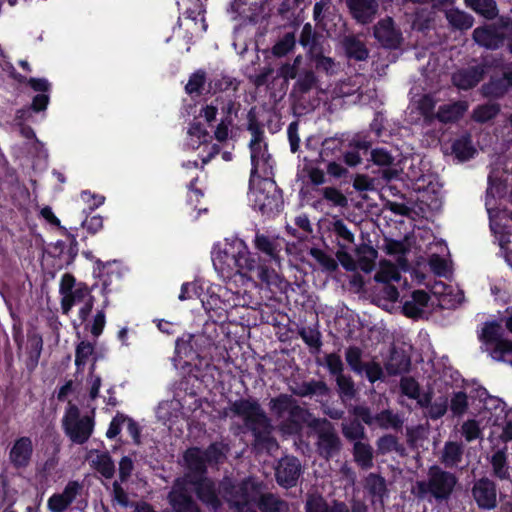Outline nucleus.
I'll return each mask as SVG.
<instances>
[{
	"label": "nucleus",
	"instance_id": "f257e3e1",
	"mask_svg": "<svg viewBox=\"0 0 512 512\" xmlns=\"http://www.w3.org/2000/svg\"><path fill=\"white\" fill-rule=\"evenodd\" d=\"M213 266L224 280L233 276H243L244 272H250L257 268V276L267 286L279 287L282 279L280 275L266 265L256 266V259L243 240H233L225 243L222 249L213 252Z\"/></svg>",
	"mask_w": 512,
	"mask_h": 512
},
{
	"label": "nucleus",
	"instance_id": "f03ea898",
	"mask_svg": "<svg viewBox=\"0 0 512 512\" xmlns=\"http://www.w3.org/2000/svg\"><path fill=\"white\" fill-rule=\"evenodd\" d=\"M231 411L243 419L245 427L254 437V445L270 450L277 447L272 436L273 426L257 400L238 399L231 404Z\"/></svg>",
	"mask_w": 512,
	"mask_h": 512
},
{
	"label": "nucleus",
	"instance_id": "7ed1b4c3",
	"mask_svg": "<svg viewBox=\"0 0 512 512\" xmlns=\"http://www.w3.org/2000/svg\"><path fill=\"white\" fill-rule=\"evenodd\" d=\"M263 490V482L252 476L238 483L227 478L220 482L222 497L235 512H257Z\"/></svg>",
	"mask_w": 512,
	"mask_h": 512
},
{
	"label": "nucleus",
	"instance_id": "20e7f679",
	"mask_svg": "<svg viewBox=\"0 0 512 512\" xmlns=\"http://www.w3.org/2000/svg\"><path fill=\"white\" fill-rule=\"evenodd\" d=\"M249 197L254 209L266 216L275 215L283 205L281 192L268 176L256 177L253 184L249 181Z\"/></svg>",
	"mask_w": 512,
	"mask_h": 512
},
{
	"label": "nucleus",
	"instance_id": "39448f33",
	"mask_svg": "<svg viewBox=\"0 0 512 512\" xmlns=\"http://www.w3.org/2000/svg\"><path fill=\"white\" fill-rule=\"evenodd\" d=\"M458 483L454 473L443 470L438 465H432L428 469V480L417 481L416 488L419 497L430 494L436 501H447Z\"/></svg>",
	"mask_w": 512,
	"mask_h": 512
},
{
	"label": "nucleus",
	"instance_id": "423d86ee",
	"mask_svg": "<svg viewBox=\"0 0 512 512\" xmlns=\"http://www.w3.org/2000/svg\"><path fill=\"white\" fill-rule=\"evenodd\" d=\"M309 427L317 436L316 451L321 458L330 460L337 456L342 448V442L334 425L326 418H314Z\"/></svg>",
	"mask_w": 512,
	"mask_h": 512
},
{
	"label": "nucleus",
	"instance_id": "0eeeda50",
	"mask_svg": "<svg viewBox=\"0 0 512 512\" xmlns=\"http://www.w3.org/2000/svg\"><path fill=\"white\" fill-rule=\"evenodd\" d=\"M59 293L64 314H68L74 305H80L91 296L89 287L85 283H77L75 277L69 273L61 277Z\"/></svg>",
	"mask_w": 512,
	"mask_h": 512
},
{
	"label": "nucleus",
	"instance_id": "6e6552de",
	"mask_svg": "<svg viewBox=\"0 0 512 512\" xmlns=\"http://www.w3.org/2000/svg\"><path fill=\"white\" fill-rule=\"evenodd\" d=\"M187 480V487L192 489L197 499L205 506L211 508L213 511H218L222 507V501L219 497L221 493L213 479L207 475L199 477H183Z\"/></svg>",
	"mask_w": 512,
	"mask_h": 512
},
{
	"label": "nucleus",
	"instance_id": "1a4fd4ad",
	"mask_svg": "<svg viewBox=\"0 0 512 512\" xmlns=\"http://www.w3.org/2000/svg\"><path fill=\"white\" fill-rule=\"evenodd\" d=\"M170 511L166 512H201L193 498L192 489L187 487V480L177 478L167 495Z\"/></svg>",
	"mask_w": 512,
	"mask_h": 512
},
{
	"label": "nucleus",
	"instance_id": "9d476101",
	"mask_svg": "<svg viewBox=\"0 0 512 512\" xmlns=\"http://www.w3.org/2000/svg\"><path fill=\"white\" fill-rule=\"evenodd\" d=\"M271 409L279 416L288 414L289 423L296 429H300L302 424L307 421L309 412L301 407L297 401L287 394H281L271 400Z\"/></svg>",
	"mask_w": 512,
	"mask_h": 512
},
{
	"label": "nucleus",
	"instance_id": "9b49d317",
	"mask_svg": "<svg viewBox=\"0 0 512 512\" xmlns=\"http://www.w3.org/2000/svg\"><path fill=\"white\" fill-rule=\"evenodd\" d=\"M478 338L487 346H492L493 352H512V341L504 337L503 327L497 321L484 322Z\"/></svg>",
	"mask_w": 512,
	"mask_h": 512
},
{
	"label": "nucleus",
	"instance_id": "f8f14e48",
	"mask_svg": "<svg viewBox=\"0 0 512 512\" xmlns=\"http://www.w3.org/2000/svg\"><path fill=\"white\" fill-rule=\"evenodd\" d=\"M301 475V463L294 456H285L278 461L275 468L277 483L286 489L295 487Z\"/></svg>",
	"mask_w": 512,
	"mask_h": 512
},
{
	"label": "nucleus",
	"instance_id": "ddd939ff",
	"mask_svg": "<svg viewBox=\"0 0 512 512\" xmlns=\"http://www.w3.org/2000/svg\"><path fill=\"white\" fill-rule=\"evenodd\" d=\"M472 496L480 509L491 510L497 505V487L494 481L482 477L474 482Z\"/></svg>",
	"mask_w": 512,
	"mask_h": 512
},
{
	"label": "nucleus",
	"instance_id": "4468645a",
	"mask_svg": "<svg viewBox=\"0 0 512 512\" xmlns=\"http://www.w3.org/2000/svg\"><path fill=\"white\" fill-rule=\"evenodd\" d=\"M251 152V184L256 182V177H259V172H262L265 177L271 174L272 165L270 164L271 155L268 153L267 144L262 142L249 143Z\"/></svg>",
	"mask_w": 512,
	"mask_h": 512
},
{
	"label": "nucleus",
	"instance_id": "2eb2a0df",
	"mask_svg": "<svg viewBox=\"0 0 512 512\" xmlns=\"http://www.w3.org/2000/svg\"><path fill=\"white\" fill-rule=\"evenodd\" d=\"M374 36L385 48L397 49L403 40L402 33L395 27L391 17L380 20L374 27Z\"/></svg>",
	"mask_w": 512,
	"mask_h": 512
},
{
	"label": "nucleus",
	"instance_id": "dca6fc26",
	"mask_svg": "<svg viewBox=\"0 0 512 512\" xmlns=\"http://www.w3.org/2000/svg\"><path fill=\"white\" fill-rule=\"evenodd\" d=\"M33 456V442L28 436L17 438L11 446L8 458L11 465L17 469H25L29 466Z\"/></svg>",
	"mask_w": 512,
	"mask_h": 512
},
{
	"label": "nucleus",
	"instance_id": "f3484780",
	"mask_svg": "<svg viewBox=\"0 0 512 512\" xmlns=\"http://www.w3.org/2000/svg\"><path fill=\"white\" fill-rule=\"evenodd\" d=\"M352 17L360 24L371 23L379 8L377 0H345Z\"/></svg>",
	"mask_w": 512,
	"mask_h": 512
},
{
	"label": "nucleus",
	"instance_id": "a211bd4d",
	"mask_svg": "<svg viewBox=\"0 0 512 512\" xmlns=\"http://www.w3.org/2000/svg\"><path fill=\"white\" fill-rule=\"evenodd\" d=\"M253 245L259 253L266 255L271 261L280 263L282 245L279 237L271 236L257 230L253 240Z\"/></svg>",
	"mask_w": 512,
	"mask_h": 512
},
{
	"label": "nucleus",
	"instance_id": "6ab92c4d",
	"mask_svg": "<svg viewBox=\"0 0 512 512\" xmlns=\"http://www.w3.org/2000/svg\"><path fill=\"white\" fill-rule=\"evenodd\" d=\"M474 41L487 49H497L504 41V35L495 25L477 27L473 31Z\"/></svg>",
	"mask_w": 512,
	"mask_h": 512
},
{
	"label": "nucleus",
	"instance_id": "aec40b11",
	"mask_svg": "<svg viewBox=\"0 0 512 512\" xmlns=\"http://www.w3.org/2000/svg\"><path fill=\"white\" fill-rule=\"evenodd\" d=\"M94 425V418L85 415L81 418L80 421L73 423L69 427H66L64 432L73 443L82 445L86 443L91 437L94 431Z\"/></svg>",
	"mask_w": 512,
	"mask_h": 512
},
{
	"label": "nucleus",
	"instance_id": "412c9836",
	"mask_svg": "<svg viewBox=\"0 0 512 512\" xmlns=\"http://www.w3.org/2000/svg\"><path fill=\"white\" fill-rule=\"evenodd\" d=\"M512 88V64L509 65L501 77L492 78L482 86L486 97L500 98Z\"/></svg>",
	"mask_w": 512,
	"mask_h": 512
},
{
	"label": "nucleus",
	"instance_id": "4be33fe9",
	"mask_svg": "<svg viewBox=\"0 0 512 512\" xmlns=\"http://www.w3.org/2000/svg\"><path fill=\"white\" fill-rule=\"evenodd\" d=\"M305 512H350L345 502L333 500L329 505L320 494H308L305 502Z\"/></svg>",
	"mask_w": 512,
	"mask_h": 512
},
{
	"label": "nucleus",
	"instance_id": "5701e85b",
	"mask_svg": "<svg viewBox=\"0 0 512 512\" xmlns=\"http://www.w3.org/2000/svg\"><path fill=\"white\" fill-rule=\"evenodd\" d=\"M346 360L358 372H364L366 378L370 383H375L384 377L383 369L379 363L376 362H362V354H345Z\"/></svg>",
	"mask_w": 512,
	"mask_h": 512
},
{
	"label": "nucleus",
	"instance_id": "b1692460",
	"mask_svg": "<svg viewBox=\"0 0 512 512\" xmlns=\"http://www.w3.org/2000/svg\"><path fill=\"white\" fill-rule=\"evenodd\" d=\"M429 300L430 296L426 291L416 290L412 293L410 299L403 302V313L410 318L422 317Z\"/></svg>",
	"mask_w": 512,
	"mask_h": 512
},
{
	"label": "nucleus",
	"instance_id": "393cba45",
	"mask_svg": "<svg viewBox=\"0 0 512 512\" xmlns=\"http://www.w3.org/2000/svg\"><path fill=\"white\" fill-rule=\"evenodd\" d=\"M483 69L481 67H470L455 72L452 81L456 87L468 90L476 86L483 78Z\"/></svg>",
	"mask_w": 512,
	"mask_h": 512
},
{
	"label": "nucleus",
	"instance_id": "a878e982",
	"mask_svg": "<svg viewBox=\"0 0 512 512\" xmlns=\"http://www.w3.org/2000/svg\"><path fill=\"white\" fill-rule=\"evenodd\" d=\"M364 488L372 497V503L379 501L382 505L384 498L388 495L386 480L376 473H369L364 481Z\"/></svg>",
	"mask_w": 512,
	"mask_h": 512
},
{
	"label": "nucleus",
	"instance_id": "bb28decb",
	"mask_svg": "<svg viewBox=\"0 0 512 512\" xmlns=\"http://www.w3.org/2000/svg\"><path fill=\"white\" fill-rule=\"evenodd\" d=\"M184 459L191 474L186 477H199L207 474L208 462L203 456L200 448L194 447L188 449L184 454Z\"/></svg>",
	"mask_w": 512,
	"mask_h": 512
},
{
	"label": "nucleus",
	"instance_id": "cd10ccee",
	"mask_svg": "<svg viewBox=\"0 0 512 512\" xmlns=\"http://www.w3.org/2000/svg\"><path fill=\"white\" fill-rule=\"evenodd\" d=\"M384 251L395 258L396 263L401 270L406 271L409 268L408 260L406 258V255L409 252V247L406 242L385 240Z\"/></svg>",
	"mask_w": 512,
	"mask_h": 512
},
{
	"label": "nucleus",
	"instance_id": "c85d7f7f",
	"mask_svg": "<svg viewBox=\"0 0 512 512\" xmlns=\"http://www.w3.org/2000/svg\"><path fill=\"white\" fill-rule=\"evenodd\" d=\"M464 453V447L461 443L455 441H447L444 445L441 463L446 468H453L457 466L461 461Z\"/></svg>",
	"mask_w": 512,
	"mask_h": 512
},
{
	"label": "nucleus",
	"instance_id": "c756f323",
	"mask_svg": "<svg viewBox=\"0 0 512 512\" xmlns=\"http://www.w3.org/2000/svg\"><path fill=\"white\" fill-rule=\"evenodd\" d=\"M257 508L261 512H290L289 503L273 493H263Z\"/></svg>",
	"mask_w": 512,
	"mask_h": 512
},
{
	"label": "nucleus",
	"instance_id": "7c9ffc66",
	"mask_svg": "<svg viewBox=\"0 0 512 512\" xmlns=\"http://www.w3.org/2000/svg\"><path fill=\"white\" fill-rule=\"evenodd\" d=\"M318 85V78L313 70L306 69L299 73L296 82L293 85L292 93L297 96H303Z\"/></svg>",
	"mask_w": 512,
	"mask_h": 512
},
{
	"label": "nucleus",
	"instance_id": "2f4dec72",
	"mask_svg": "<svg viewBox=\"0 0 512 512\" xmlns=\"http://www.w3.org/2000/svg\"><path fill=\"white\" fill-rule=\"evenodd\" d=\"M467 110V104L463 101L446 104L439 107L436 118L443 123L454 122L458 120Z\"/></svg>",
	"mask_w": 512,
	"mask_h": 512
},
{
	"label": "nucleus",
	"instance_id": "473e14b6",
	"mask_svg": "<svg viewBox=\"0 0 512 512\" xmlns=\"http://www.w3.org/2000/svg\"><path fill=\"white\" fill-rule=\"evenodd\" d=\"M357 267L365 273H370L375 267L378 252L370 245L363 244L356 250Z\"/></svg>",
	"mask_w": 512,
	"mask_h": 512
},
{
	"label": "nucleus",
	"instance_id": "72a5a7b5",
	"mask_svg": "<svg viewBox=\"0 0 512 512\" xmlns=\"http://www.w3.org/2000/svg\"><path fill=\"white\" fill-rule=\"evenodd\" d=\"M412 354H389L385 363L386 371L389 375H399L409 370Z\"/></svg>",
	"mask_w": 512,
	"mask_h": 512
},
{
	"label": "nucleus",
	"instance_id": "f704fd0d",
	"mask_svg": "<svg viewBox=\"0 0 512 512\" xmlns=\"http://www.w3.org/2000/svg\"><path fill=\"white\" fill-rule=\"evenodd\" d=\"M308 58L314 63L318 71H323L327 75H334L339 69V63L333 58L327 57L323 54V49L312 50V54Z\"/></svg>",
	"mask_w": 512,
	"mask_h": 512
},
{
	"label": "nucleus",
	"instance_id": "c9c22d12",
	"mask_svg": "<svg viewBox=\"0 0 512 512\" xmlns=\"http://www.w3.org/2000/svg\"><path fill=\"white\" fill-rule=\"evenodd\" d=\"M445 17L450 26L458 30L470 29L474 22L471 15L455 8L447 9L445 11Z\"/></svg>",
	"mask_w": 512,
	"mask_h": 512
},
{
	"label": "nucleus",
	"instance_id": "e433bc0d",
	"mask_svg": "<svg viewBox=\"0 0 512 512\" xmlns=\"http://www.w3.org/2000/svg\"><path fill=\"white\" fill-rule=\"evenodd\" d=\"M354 461L362 468L368 469L373 466V449L370 444L356 441L353 445Z\"/></svg>",
	"mask_w": 512,
	"mask_h": 512
},
{
	"label": "nucleus",
	"instance_id": "4c0bfd02",
	"mask_svg": "<svg viewBox=\"0 0 512 512\" xmlns=\"http://www.w3.org/2000/svg\"><path fill=\"white\" fill-rule=\"evenodd\" d=\"M345 52L349 58L363 61L368 58L369 52L365 44L354 36L346 37L343 41Z\"/></svg>",
	"mask_w": 512,
	"mask_h": 512
},
{
	"label": "nucleus",
	"instance_id": "58836bf2",
	"mask_svg": "<svg viewBox=\"0 0 512 512\" xmlns=\"http://www.w3.org/2000/svg\"><path fill=\"white\" fill-rule=\"evenodd\" d=\"M398 265H394L389 261H380L379 270L375 274L374 279L377 282L389 284L400 280V272Z\"/></svg>",
	"mask_w": 512,
	"mask_h": 512
},
{
	"label": "nucleus",
	"instance_id": "ea45409f",
	"mask_svg": "<svg viewBox=\"0 0 512 512\" xmlns=\"http://www.w3.org/2000/svg\"><path fill=\"white\" fill-rule=\"evenodd\" d=\"M343 141L337 137L326 138L322 142L319 157L321 161H330L339 158L342 154Z\"/></svg>",
	"mask_w": 512,
	"mask_h": 512
},
{
	"label": "nucleus",
	"instance_id": "a19ab883",
	"mask_svg": "<svg viewBox=\"0 0 512 512\" xmlns=\"http://www.w3.org/2000/svg\"><path fill=\"white\" fill-rule=\"evenodd\" d=\"M229 447L223 442H213L207 448L202 450L203 456L209 465L223 463L226 459V453Z\"/></svg>",
	"mask_w": 512,
	"mask_h": 512
},
{
	"label": "nucleus",
	"instance_id": "79ce46f5",
	"mask_svg": "<svg viewBox=\"0 0 512 512\" xmlns=\"http://www.w3.org/2000/svg\"><path fill=\"white\" fill-rule=\"evenodd\" d=\"M330 231L339 239V245L343 248L354 242V235L342 219H334L330 223Z\"/></svg>",
	"mask_w": 512,
	"mask_h": 512
},
{
	"label": "nucleus",
	"instance_id": "37998d69",
	"mask_svg": "<svg viewBox=\"0 0 512 512\" xmlns=\"http://www.w3.org/2000/svg\"><path fill=\"white\" fill-rule=\"evenodd\" d=\"M378 452L382 455L388 454L392 451L400 455L404 454L405 448L399 443L398 438L392 434H385L378 438L376 442Z\"/></svg>",
	"mask_w": 512,
	"mask_h": 512
},
{
	"label": "nucleus",
	"instance_id": "c03bdc74",
	"mask_svg": "<svg viewBox=\"0 0 512 512\" xmlns=\"http://www.w3.org/2000/svg\"><path fill=\"white\" fill-rule=\"evenodd\" d=\"M468 7L487 19L497 16L498 10L494 0H465Z\"/></svg>",
	"mask_w": 512,
	"mask_h": 512
},
{
	"label": "nucleus",
	"instance_id": "a18cd8bd",
	"mask_svg": "<svg viewBox=\"0 0 512 512\" xmlns=\"http://www.w3.org/2000/svg\"><path fill=\"white\" fill-rule=\"evenodd\" d=\"M319 35L314 32L312 25L310 23H306L300 33L299 43L304 48H307V55L312 54V50H319L322 47L318 43Z\"/></svg>",
	"mask_w": 512,
	"mask_h": 512
},
{
	"label": "nucleus",
	"instance_id": "49530a36",
	"mask_svg": "<svg viewBox=\"0 0 512 512\" xmlns=\"http://www.w3.org/2000/svg\"><path fill=\"white\" fill-rule=\"evenodd\" d=\"M452 151L460 160L470 159L475 153L471 137L469 135H463L456 139L452 144Z\"/></svg>",
	"mask_w": 512,
	"mask_h": 512
},
{
	"label": "nucleus",
	"instance_id": "de8ad7c7",
	"mask_svg": "<svg viewBox=\"0 0 512 512\" xmlns=\"http://www.w3.org/2000/svg\"><path fill=\"white\" fill-rule=\"evenodd\" d=\"M93 463L96 471L100 473L104 478L111 479L114 477L115 464L108 452H103L97 455Z\"/></svg>",
	"mask_w": 512,
	"mask_h": 512
},
{
	"label": "nucleus",
	"instance_id": "09e8293b",
	"mask_svg": "<svg viewBox=\"0 0 512 512\" xmlns=\"http://www.w3.org/2000/svg\"><path fill=\"white\" fill-rule=\"evenodd\" d=\"M375 422L382 429L393 428L398 430L402 427L403 421L391 410L385 409L375 415Z\"/></svg>",
	"mask_w": 512,
	"mask_h": 512
},
{
	"label": "nucleus",
	"instance_id": "8fccbe9b",
	"mask_svg": "<svg viewBox=\"0 0 512 512\" xmlns=\"http://www.w3.org/2000/svg\"><path fill=\"white\" fill-rule=\"evenodd\" d=\"M499 112V104L487 103L476 107L473 111L472 117L476 122L484 123L493 119Z\"/></svg>",
	"mask_w": 512,
	"mask_h": 512
},
{
	"label": "nucleus",
	"instance_id": "3c124183",
	"mask_svg": "<svg viewBox=\"0 0 512 512\" xmlns=\"http://www.w3.org/2000/svg\"><path fill=\"white\" fill-rule=\"evenodd\" d=\"M319 192L322 199L332 207H345L348 203L346 196L334 187H324Z\"/></svg>",
	"mask_w": 512,
	"mask_h": 512
},
{
	"label": "nucleus",
	"instance_id": "603ef678",
	"mask_svg": "<svg viewBox=\"0 0 512 512\" xmlns=\"http://www.w3.org/2000/svg\"><path fill=\"white\" fill-rule=\"evenodd\" d=\"M493 472L499 479H506L509 476L507 467V456L505 451H496L491 458Z\"/></svg>",
	"mask_w": 512,
	"mask_h": 512
},
{
	"label": "nucleus",
	"instance_id": "864d4df0",
	"mask_svg": "<svg viewBox=\"0 0 512 512\" xmlns=\"http://www.w3.org/2000/svg\"><path fill=\"white\" fill-rule=\"evenodd\" d=\"M295 44H296L295 35L293 33H286L272 47V54L276 57H284L294 49Z\"/></svg>",
	"mask_w": 512,
	"mask_h": 512
},
{
	"label": "nucleus",
	"instance_id": "5fc2aeb1",
	"mask_svg": "<svg viewBox=\"0 0 512 512\" xmlns=\"http://www.w3.org/2000/svg\"><path fill=\"white\" fill-rule=\"evenodd\" d=\"M299 335L310 349L319 350L322 346L321 333L316 327H302Z\"/></svg>",
	"mask_w": 512,
	"mask_h": 512
},
{
	"label": "nucleus",
	"instance_id": "6e6d98bb",
	"mask_svg": "<svg viewBox=\"0 0 512 512\" xmlns=\"http://www.w3.org/2000/svg\"><path fill=\"white\" fill-rule=\"evenodd\" d=\"M436 101L433 99L431 95L422 96L417 102V109L420 114L424 117L426 122H432L436 118V113H434Z\"/></svg>",
	"mask_w": 512,
	"mask_h": 512
},
{
	"label": "nucleus",
	"instance_id": "4d7b16f0",
	"mask_svg": "<svg viewBox=\"0 0 512 512\" xmlns=\"http://www.w3.org/2000/svg\"><path fill=\"white\" fill-rule=\"evenodd\" d=\"M206 82V74L203 70L194 72L185 86V91L189 95H200Z\"/></svg>",
	"mask_w": 512,
	"mask_h": 512
},
{
	"label": "nucleus",
	"instance_id": "13d9d810",
	"mask_svg": "<svg viewBox=\"0 0 512 512\" xmlns=\"http://www.w3.org/2000/svg\"><path fill=\"white\" fill-rule=\"evenodd\" d=\"M342 433L350 441L360 440L365 437L364 426L358 419H353L349 423L343 424Z\"/></svg>",
	"mask_w": 512,
	"mask_h": 512
},
{
	"label": "nucleus",
	"instance_id": "bf43d9fd",
	"mask_svg": "<svg viewBox=\"0 0 512 512\" xmlns=\"http://www.w3.org/2000/svg\"><path fill=\"white\" fill-rule=\"evenodd\" d=\"M309 254L320 264V266L329 272L337 269L338 264L336 260L329 254L325 253L319 248H311Z\"/></svg>",
	"mask_w": 512,
	"mask_h": 512
},
{
	"label": "nucleus",
	"instance_id": "052dcab7",
	"mask_svg": "<svg viewBox=\"0 0 512 512\" xmlns=\"http://www.w3.org/2000/svg\"><path fill=\"white\" fill-rule=\"evenodd\" d=\"M399 387L401 394L408 397L409 399L413 400L419 397V391L421 388L415 378L411 376L402 377Z\"/></svg>",
	"mask_w": 512,
	"mask_h": 512
},
{
	"label": "nucleus",
	"instance_id": "680f3d73",
	"mask_svg": "<svg viewBox=\"0 0 512 512\" xmlns=\"http://www.w3.org/2000/svg\"><path fill=\"white\" fill-rule=\"evenodd\" d=\"M218 303H221V301L216 296H210L202 301L204 309L215 322L225 318V310L222 307H216Z\"/></svg>",
	"mask_w": 512,
	"mask_h": 512
},
{
	"label": "nucleus",
	"instance_id": "e2e57ef3",
	"mask_svg": "<svg viewBox=\"0 0 512 512\" xmlns=\"http://www.w3.org/2000/svg\"><path fill=\"white\" fill-rule=\"evenodd\" d=\"M247 130L251 134V140L249 143H257L264 141V130L262 128V125L258 122L256 119L254 110L251 109L248 112V124H247Z\"/></svg>",
	"mask_w": 512,
	"mask_h": 512
},
{
	"label": "nucleus",
	"instance_id": "0e129e2a",
	"mask_svg": "<svg viewBox=\"0 0 512 512\" xmlns=\"http://www.w3.org/2000/svg\"><path fill=\"white\" fill-rule=\"evenodd\" d=\"M363 79V76L356 75L354 78H350L347 81H342L338 87L339 96L348 97L356 93L362 95V92H359V84L363 81Z\"/></svg>",
	"mask_w": 512,
	"mask_h": 512
},
{
	"label": "nucleus",
	"instance_id": "69168bd1",
	"mask_svg": "<svg viewBox=\"0 0 512 512\" xmlns=\"http://www.w3.org/2000/svg\"><path fill=\"white\" fill-rule=\"evenodd\" d=\"M468 409V397L464 391L454 392L450 401V410L455 416L463 415Z\"/></svg>",
	"mask_w": 512,
	"mask_h": 512
},
{
	"label": "nucleus",
	"instance_id": "338daca9",
	"mask_svg": "<svg viewBox=\"0 0 512 512\" xmlns=\"http://www.w3.org/2000/svg\"><path fill=\"white\" fill-rule=\"evenodd\" d=\"M336 383L341 396L349 399H352L355 396L356 390L354 382L350 376H346L344 374L338 375L336 377Z\"/></svg>",
	"mask_w": 512,
	"mask_h": 512
},
{
	"label": "nucleus",
	"instance_id": "774afa93",
	"mask_svg": "<svg viewBox=\"0 0 512 512\" xmlns=\"http://www.w3.org/2000/svg\"><path fill=\"white\" fill-rule=\"evenodd\" d=\"M447 408H448L447 397H439L434 402L431 403V406H429L428 416L432 420H437L445 415Z\"/></svg>",
	"mask_w": 512,
	"mask_h": 512
}]
</instances>
